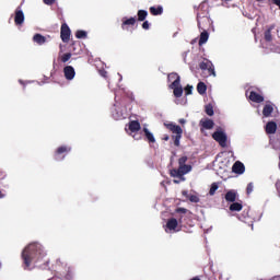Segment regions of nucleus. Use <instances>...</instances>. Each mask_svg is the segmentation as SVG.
I'll list each match as a JSON object with an SVG mask.
<instances>
[{
	"label": "nucleus",
	"mask_w": 280,
	"mask_h": 280,
	"mask_svg": "<svg viewBox=\"0 0 280 280\" xmlns=\"http://www.w3.org/2000/svg\"><path fill=\"white\" fill-rule=\"evenodd\" d=\"M47 257V253L40 243H31L22 252L24 270H32V264H38Z\"/></svg>",
	"instance_id": "nucleus-1"
},
{
	"label": "nucleus",
	"mask_w": 280,
	"mask_h": 280,
	"mask_svg": "<svg viewBox=\"0 0 280 280\" xmlns=\"http://www.w3.org/2000/svg\"><path fill=\"white\" fill-rule=\"evenodd\" d=\"M191 170V165H179L178 168L171 170L170 174L172 178H178L174 179L173 183L175 185H178L180 182H185V174H189V171Z\"/></svg>",
	"instance_id": "nucleus-2"
},
{
	"label": "nucleus",
	"mask_w": 280,
	"mask_h": 280,
	"mask_svg": "<svg viewBox=\"0 0 280 280\" xmlns=\"http://www.w3.org/2000/svg\"><path fill=\"white\" fill-rule=\"evenodd\" d=\"M165 128L173 132L172 139L174 142L175 148H180V139H183V128L180 126L170 122V124H164Z\"/></svg>",
	"instance_id": "nucleus-3"
},
{
	"label": "nucleus",
	"mask_w": 280,
	"mask_h": 280,
	"mask_svg": "<svg viewBox=\"0 0 280 280\" xmlns=\"http://www.w3.org/2000/svg\"><path fill=\"white\" fill-rule=\"evenodd\" d=\"M207 14L208 13L206 11H203L202 13H197V23L199 30L201 31H207L208 27H211V19H209Z\"/></svg>",
	"instance_id": "nucleus-4"
},
{
	"label": "nucleus",
	"mask_w": 280,
	"mask_h": 280,
	"mask_svg": "<svg viewBox=\"0 0 280 280\" xmlns=\"http://www.w3.org/2000/svg\"><path fill=\"white\" fill-rule=\"evenodd\" d=\"M69 152H71V147L69 145L58 147L54 154L55 161H65V158L67 156V154H69Z\"/></svg>",
	"instance_id": "nucleus-5"
},
{
	"label": "nucleus",
	"mask_w": 280,
	"mask_h": 280,
	"mask_svg": "<svg viewBox=\"0 0 280 280\" xmlns=\"http://www.w3.org/2000/svg\"><path fill=\"white\" fill-rule=\"evenodd\" d=\"M212 139H214V141H217V143H219L221 148H226L228 137L226 133H224V131H214L212 133Z\"/></svg>",
	"instance_id": "nucleus-6"
},
{
	"label": "nucleus",
	"mask_w": 280,
	"mask_h": 280,
	"mask_svg": "<svg viewBox=\"0 0 280 280\" xmlns=\"http://www.w3.org/2000/svg\"><path fill=\"white\" fill-rule=\"evenodd\" d=\"M199 69H201V71H208V75H215V68L213 67V63L208 59H205L199 63Z\"/></svg>",
	"instance_id": "nucleus-7"
},
{
	"label": "nucleus",
	"mask_w": 280,
	"mask_h": 280,
	"mask_svg": "<svg viewBox=\"0 0 280 280\" xmlns=\"http://www.w3.org/2000/svg\"><path fill=\"white\" fill-rule=\"evenodd\" d=\"M60 38L62 43H69V40H71V28H69V25H67V23H63L61 25Z\"/></svg>",
	"instance_id": "nucleus-8"
},
{
	"label": "nucleus",
	"mask_w": 280,
	"mask_h": 280,
	"mask_svg": "<svg viewBox=\"0 0 280 280\" xmlns=\"http://www.w3.org/2000/svg\"><path fill=\"white\" fill-rule=\"evenodd\" d=\"M178 224L183 226V217L178 220L174 218L168 219L166 222V229H168V231H176V229H178Z\"/></svg>",
	"instance_id": "nucleus-9"
},
{
	"label": "nucleus",
	"mask_w": 280,
	"mask_h": 280,
	"mask_svg": "<svg viewBox=\"0 0 280 280\" xmlns=\"http://www.w3.org/2000/svg\"><path fill=\"white\" fill-rule=\"evenodd\" d=\"M14 23L15 25H21L22 23H25V14L23 13V10H21V8H18L15 10Z\"/></svg>",
	"instance_id": "nucleus-10"
},
{
	"label": "nucleus",
	"mask_w": 280,
	"mask_h": 280,
	"mask_svg": "<svg viewBox=\"0 0 280 280\" xmlns=\"http://www.w3.org/2000/svg\"><path fill=\"white\" fill-rule=\"evenodd\" d=\"M63 75L66 80H73V78H75V69L73 66H66L63 68Z\"/></svg>",
	"instance_id": "nucleus-11"
},
{
	"label": "nucleus",
	"mask_w": 280,
	"mask_h": 280,
	"mask_svg": "<svg viewBox=\"0 0 280 280\" xmlns=\"http://www.w3.org/2000/svg\"><path fill=\"white\" fill-rule=\"evenodd\" d=\"M167 80L168 82H172L170 86H178L180 83V75H178L176 72H172L168 74Z\"/></svg>",
	"instance_id": "nucleus-12"
},
{
	"label": "nucleus",
	"mask_w": 280,
	"mask_h": 280,
	"mask_svg": "<svg viewBox=\"0 0 280 280\" xmlns=\"http://www.w3.org/2000/svg\"><path fill=\"white\" fill-rule=\"evenodd\" d=\"M232 172H234V174H244L246 166H244V163L236 161L232 166Z\"/></svg>",
	"instance_id": "nucleus-13"
},
{
	"label": "nucleus",
	"mask_w": 280,
	"mask_h": 280,
	"mask_svg": "<svg viewBox=\"0 0 280 280\" xmlns=\"http://www.w3.org/2000/svg\"><path fill=\"white\" fill-rule=\"evenodd\" d=\"M70 51L74 56H80V54H82V45L80 44V42H72V44L70 45Z\"/></svg>",
	"instance_id": "nucleus-14"
},
{
	"label": "nucleus",
	"mask_w": 280,
	"mask_h": 280,
	"mask_svg": "<svg viewBox=\"0 0 280 280\" xmlns=\"http://www.w3.org/2000/svg\"><path fill=\"white\" fill-rule=\"evenodd\" d=\"M249 100L255 104H261L264 102V96L255 91L249 92Z\"/></svg>",
	"instance_id": "nucleus-15"
},
{
	"label": "nucleus",
	"mask_w": 280,
	"mask_h": 280,
	"mask_svg": "<svg viewBox=\"0 0 280 280\" xmlns=\"http://www.w3.org/2000/svg\"><path fill=\"white\" fill-rule=\"evenodd\" d=\"M201 129L205 130H213V126H215V122H213L212 119L206 118L203 120H200Z\"/></svg>",
	"instance_id": "nucleus-16"
},
{
	"label": "nucleus",
	"mask_w": 280,
	"mask_h": 280,
	"mask_svg": "<svg viewBox=\"0 0 280 280\" xmlns=\"http://www.w3.org/2000/svg\"><path fill=\"white\" fill-rule=\"evenodd\" d=\"M137 23V18H124L121 23V30H128V26H133Z\"/></svg>",
	"instance_id": "nucleus-17"
},
{
	"label": "nucleus",
	"mask_w": 280,
	"mask_h": 280,
	"mask_svg": "<svg viewBox=\"0 0 280 280\" xmlns=\"http://www.w3.org/2000/svg\"><path fill=\"white\" fill-rule=\"evenodd\" d=\"M275 113V104L267 103L262 108V115L264 117H270Z\"/></svg>",
	"instance_id": "nucleus-18"
},
{
	"label": "nucleus",
	"mask_w": 280,
	"mask_h": 280,
	"mask_svg": "<svg viewBox=\"0 0 280 280\" xmlns=\"http://www.w3.org/2000/svg\"><path fill=\"white\" fill-rule=\"evenodd\" d=\"M265 130L267 135H275V132H277V122L275 121L267 122Z\"/></svg>",
	"instance_id": "nucleus-19"
},
{
	"label": "nucleus",
	"mask_w": 280,
	"mask_h": 280,
	"mask_svg": "<svg viewBox=\"0 0 280 280\" xmlns=\"http://www.w3.org/2000/svg\"><path fill=\"white\" fill-rule=\"evenodd\" d=\"M168 88L173 90V95L175 97H183V85H180V83L175 86L168 85Z\"/></svg>",
	"instance_id": "nucleus-20"
},
{
	"label": "nucleus",
	"mask_w": 280,
	"mask_h": 280,
	"mask_svg": "<svg viewBox=\"0 0 280 280\" xmlns=\"http://www.w3.org/2000/svg\"><path fill=\"white\" fill-rule=\"evenodd\" d=\"M225 200H226V202H235L237 200V191L229 190L225 194Z\"/></svg>",
	"instance_id": "nucleus-21"
},
{
	"label": "nucleus",
	"mask_w": 280,
	"mask_h": 280,
	"mask_svg": "<svg viewBox=\"0 0 280 280\" xmlns=\"http://www.w3.org/2000/svg\"><path fill=\"white\" fill-rule=\"evenodd\" d=\"M129 130L130 132H139V130H141V124L139 120H131L129 122Z\"/></svg>",
	"instance_id": "nucleus-22"
},
{
	"label": "nucleus",
	"mask_w": 280,
	"mask_h": 280,
	"mask_svg": "<svg viewBox=\"0 0 280 280\" xmlns=\"http://www.w3.org/2000/svg\"><path fill=\"white\" fill-rule=\"evenodd\" d=\"M33 42L37 43V45H45L47 43V37L43 36L42 34L37 33L33 36Z\"/></svg>",
	"instance_id": "nucleus-23"
},
{
	"label": "nucleus",
	"mask_w": 280,
	"mask_h": 280,
	"mask_svg": "<svg viewBox=\"0 0 280 280\" xmlns=\"http://www.w3.org/2000/svg\"><path fill=\"white\" fill-rule=\"evenodd\" d=\"M144 137L149 143H156L154 135L148 128H143Z\"/></svg>",
	"instance_id": "nucleus-24"
},
{
	"label": "nucleus",
	"mask_w": 280,
	"mask_h": 280,
	"mask_svg": "<svg viewBox=\"0 0 280 280\" xmlns=\"http://www.w3.org/2000/svg\"><path fill=\"white\" fill-rule=\"evenodd\" d=\"M272 30H275V24L270 25L266 31H265V40L267 43H271L272 40Z\"/></svg>",
	"instance_id": "nucleus-25"
},
{
	"label": "nucleus",
	"mask_w": 280,
	"mask_h": 280,
	"mask_svg": "<svg viewBox=\"0 0 280 280\" xmlns=\"http://www.w3.org/2000/svg\"><path fill=\"white\" fill-rule=\"evenodd\" d=\"M149 10L153 16H159V15L163 14V7H161V5L151 7Z\"/></svg>",
	"instance_id": "nucleus-26"
},
{
	"label": "nucleus",
	"mask_w": 280,
	"mask_h": 280,
	"mask_svg": "<svg viewBox=\"0 0 280 280\" xmlns=\"http://www.w3.org/2000/svg\"><path fill=\"white\" fill-rule=\"evenodd\" d=\"M207 40H209V32L202 31L200 34V38H199V45L200 46L205 45V43H207Z\"/></svg>",
	"instance_id": "nucleus-27"
},
{
	"label": "nucleus",
	"mask_w": 280,
	"mask_h": 280,
	"mask_svg": "<svg viewBox=\"0 0 280 280\" xmlns=\"http://www.w3.org/2000/svg\"><path fill=\"white\" fill-rule=\"evenodd\" d=\"M197 93H199V95H205L207 93V84H205V82H199L197 84Z\"/></svg>",
	"instance_id": "nucleus-28"
},
{
	"label": "nucleus",
	"mask_w": 280,
	"mask_h": 280,
	"mask_svg": "<svg viewBox=\"0 0 280 280\" xmlns=\"http://www.w3.org/2000/svg\"><path fill=\"white\" fill-rule=\"evenodd\" d=\"M242 209H244V206L240 202L233 201V203L230 205V211H242Z\"/></svg>",
	"instance_id": "nucleus-29"
},
{
	"label": "nucleus",
	"mask_w": 280,
	"mask_h": 280,
	"mask_svg": "<svg viewBox=\"0 0 280 280\" xmlns=\"http://www.w3.org/2000/svg\"><path fill=\"white\" fill-rule=\"evenodd\" d=\"M205 113L206 115H208L209 117H213L214 112H213V105L208 104L205 106Z\"/></svg>",
	"instance_id": "nucleus-30"
},
{
	"label": "nucleus",
	"mask_w": 280,
	"mask_h": 280,
	"mask_svg": "<svg viewBox=\"0 0 280 280\" xmlns=\"http://www.w3.org/2000/svg\"><path fill=\"white\" fill-rule=\"evenodd\" d=\"M148 19V11L139 10L138 11V21H145Z\"/></svg>",
	"instance_id": "nucleus-31"
},
{
	"label": "nucleus",
	"mask_w": 280,
	"mask_h": 280,
	"mask_svg": "<svg viewBox=\"0 0 280 280\" xmlns=\"http://www.w3.org/2000/svg\"><path fill=\"white\" fill-rule=\"evenodd\" d=\"M219 187L220 186L218 185V183H212L209 190V196H215V191H218Z\"/></svg>",
	"instance_id": "nucleus-32"
},
{
	"label": "nucleus",
	"mask_w": 280,
	"mask_h": 280,
	"mask_svg": "<svg viewBox=\"0 0 280 280\" xmlns=\"http://www.w3.org/2000/svg\"><path fill=\"white\" fill-rule=\"evenodd\" d=\"M86 36H88V33H86V31H82V30H79V31H77L75 32V38H86Z\"/></svg>",
	"instance_id": "nucleus-33"
},
{
	"label": "nucleus",
	"mask_w": 280,
	"mask_h": 280,
	"mask_svg": "<svg viewBox=\"0 0 280 280\" xmlns=\"http://www.w3.org/2000/svg\"><path fill=\"white\" fill-rule=\"evenodd\" d=\"M61 62H69V60H71V52H66L61 56L60 58Z\"/></svg>",
	"instance_id": "nucleus-34"
},
{
	"label": "nucleus",
	"mask_w": 280,
	"mask_h": 280,
	"mask_svg": "<svg viewBox=\"0 0 280 280\" xmlns=\"http://www.w3.org/2000/svg\"><path fill=\"white\" fill-rule=\"evenodd\" d=\"M253 189H255V185H253V183L247 184V187H246L247 196H250V194H253Z\"/></svg>",
	"instance_id": "nucleus-35"
},
{
	"label": "nucleus",
	"mask_w": 280,
	"mask_h": 280,
	"mask_svg": "<svg viewBox=\"0 0 280 280\" xmlns=\"http://www.w3.org/2000/svg\"><path fill=\"white\" fill-rule=\"evenodd\" d=\"M188 200H189L190 202H200V198H199L198 196H196V195H190V196L188 197Z\"/></svg>",
	"instance_id": "nucleus-36"
},
{
	"label": "nucleus",
	"mask_w": 280,
	"mask_h": 280,
	"mask_svg": "<svg viewBox=\"0 0 280 280\" xmlns=\"http://www.w3.org/2000/svg\"><path fill=\"white\" fill-rule=\"evenodd\" d=\"M185 95H191L192 91H194V86L191 85H187L185 89Z\"/></svg>",
	"instance_id": "nucleus-37"
},
{
	"label": "nucleus",
	"mask_w": 280,
	"mask_h": 280,
	"mask_svg": "<svg viewBox=\"0 0 280 280\" xmlns=\"http://www.w3.org/2000/svg\"><path fill=\"white\" fill-rule=\"evenodd\" d=\"M98 73L102 78H108V72L105 69L98 70Z\"/></svg>",
	"instance_id": "nucleus-38"
},
{
	"label": "nucleus",
	"mask_w": 280,
	"mask_h": 280,
	"mask_svg": "<svg viewBox=\"0 0 280 280\" xmlns=\"http://www.w3.org/2000/svg\"><path fill=\"white\" fill-rule=\"evenodd\" d=\"M187 163V156H182L178 159V165H186Z\"/></svg>",
	"instance_id": "nucleus-39"
},
{
	"label": "nucleus",
	"mask_w": 280,
	"mask_h": 280,
	"mask_svg": "<svg viewBox=\"0 0 280 280\" xmlns=\"http://www.w3.org/2000/svg\"><path fill=\"white\" fill-rule=\"evenodd\" d=\"M175 213H187V208H177L176 210H175Z\"/></svg>",
	"instance_id": "nucleus-40"
},
{
	"label": "nucleus",
	"mask_w": 280,
	"mask_h": 280,
	"mask_svg": "<svg viewBox=\"0 0 280 280\" xmlns=\"http://www.w3.org/2000/svg\"><path fill=\"white\" fill-rule=\"evenodd\" d=\"M45 5H54L56 3V0H43Z\"/></svg>",
	"instance_id": "nucleus-41"
},
{
	"label": "nucleus",
	"mask_w": 280,
	"mask_h": 280,
	"mask_svg": "<svg viewBox=\"0 0 280 280\" xmlns=\"http://www.w3.org/2000/svg\"><path fill=\"white\" fill-rule=\"evenodd\" d=\"M142 30H150V22L144 21V22L142 23Z\"/></svg>",
	"instance_id": "nucleus-42"
},
{
	"label": "nucleus",
	"mask_w": 280,
	"mask_h": 280,
	"mask_svg": "<svg viewBox=\"0 0 280 280\" xmlns=\"http://www.w3.org/2000/svg\"><path fill=\"white\" fill-rule=\"evenodd\" d=\"M276 189L278 191V196L280 197V179L276 183Z\"/></svg>",
	"instance_id": "nucleus-43"
},
{
	"label": "nucleus",
	"mask_w": 280,
	"mask_h": 280,
	"mask_svg": "<svg viewBox=\"0 0 280 280\" xmlns=\"http://www.w3.org/2000/svg\"><path fill=\"white\" fill-rule=\"evenodd\" d=\"M3 178H5V173L3 170H0V180H3Z\"/></svg>",
	"instance_id": "nucleus-44"
},
{
	"label": "nucleus",
	"mask_w": 280,
	"mask_h": 280,
	"mask_svg": "<svg viewBox=\"0 0 280 280\" xmlns=\"http://www.w3.org/2000/svg\"><path fill=\"white\" fill-rule=\"evenodd\" d=\"M182 194H183V196H185V198H188V199H189V196H190V195L187 192V190H183Z\"/></svg>",
	"instance_id": "nucleus-45"
},
{
	"label": "nucleus",
	"mask_w": 280,
	"mask_h": 280,
	"mask_svg": "<svg viewBox=\"0 0 280 280\" xmlns=\"http://www.w3.org/2000/svg\"><path fill=\"white\" fill-rule=\"evenodd\" d=\"M162 139L163 141H170V136L165 135Z\"/></svg>",
	"instance_id": "nucleus-46"
},
{
	"label": "nucleus",
	"mask_w": 280,
	"mask_h": 280,
	"mask_svg": "<svg viewBox=\"0 0 280 280\" xmlns=\"http://www.w3.org/2000/svg\"><path fill=\"white\" fill-rule=\"evenodd\" d=\"M179 124H186L185 118H180V119H179Z\"/></svg>",
	"instance_id": "nucleus-47"
},
{
	"label": "nucleus",
	"mask_w": 280,
	"mask_h": 280,
	"mask_svg": "<svg viewBox=\"0 0 280 280\" xmlns=\"http://www.w3.org/2000/svg\"><path fill=\"white\" fill-rule=\"evenodd\" d=\"M190 280H201L200 277L196 276L194 278H191Z\"/></svg>",
	"instance_id": "nucleus-48"
},
{
	"label": "nucleus",
	"mask_w": 280,
	"mask_h": 280,
	"mask_svg": "<svg viewBox=\"0 0 280 280\" xmlns=\"http://www.w3.org/2000/svg\"><path fill=\"white\" fill-rule=\"evenodd\" d=\"M0 198H5V195H3V192H1V190H0Z\"/></svg>",
	"instance_id": "nucleus-49"
},
{
	"label": "nucleus",
	"mask_w": 280,
	"mask_h": 280,
	"mask_svg": "<svg viewBox=\"0 0 280 280\" xmlns=\"http://www.w3.org/2000/svg\"><path fill=\"white\" fill-rule=\"evenodd\" d=\"M205 8V4L199 5V10H202Z\"/></svg>",
	"instance_id": "nucleus-50"
},
{
	"label": "nucleus",
	"mask_w": 280,
	"mask_h": 280,
	"mask_svg": "<svg viewBox=\"0 0 280 280\" xmlns=\"http://www.w3.org/2000/svg\"><path fill=\"white\" fill-rule=\"evenodd\" d=\"M133 138L139 139V138H137V136H133Z\"/></svg>",
	"instance_id": "nucleus-51"
}]
</instances>
